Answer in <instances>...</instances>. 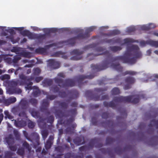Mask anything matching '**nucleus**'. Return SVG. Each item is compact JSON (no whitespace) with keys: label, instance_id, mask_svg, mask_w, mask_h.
<instances>
[{"label":"nucleus","instance_id":"obj_63","mask_svg":"<svg viewBox=\"0 0 158 158\" xmlns=\"http://www.w3.org/2000/svg\"><path fill=\"white\" fill-rule=\"evenodd\" d=\"M20 59V57L17 56H15L13 59L12 60V61L13 63H17L18 60Z\"/></svg>","mask_w":158,"mask_h":158},{"label":"nucleus","instance_id":"obj_57","mask_svg":"<svg viewBox=\"0 0 158 158\" xmlns=\"http://www.w3.org/2000/svg\"><path fill=\"white\" fill-rule=\"evenodd\" d=\"M13 154L12 152L10 151H7L5 153V156L6 158H10Z\"/></svg>","mask_w":158,"mask_h":158},{"label":"nucleus","instance_id":"obj_40","mask_svg":"<svg viewBox=\"0 0 158 158\" xmlns=\"http://www.w3.org/2000/svg\"><path fill=\"white\" fill-rule=\"evenodd\" d=\"M4 113L5 115V118H8V119L13 120L14 118V117L9 114V112L8 110H5L4 111Z\"/></svg>","mask_w":158,"mask_h":158},{"label":"nucleus","instance_id":"obj_11","mask_svg":"<svg viewBox=\"0 0 158 158\" xmlns=\"http://www.w3.org/2000/svg\"><path fill=\"white\" fill-rule=\"evenodd\" d=\"M96 28V27L95 26H91L86 29L85 32L84 34L82 33L83 32V29L79 30L78 32H80L79 34L81 35L82 39H83L89 37L90 35L89 33L94 30Z\"/></svg>","mask_w":158,"mask_h":158},{"label":"nucleus","instance_id":"obj_41","mask_svg":"<svg viewBox=\"0 0 158 158\" xmlns=\"http://www.w3.org/2000/svg\"><path fill=\"white\" fill-rule=\"evenodd\" d=\"M21 108L19 106L13 107L12 109V112L15 114H19Z\"/></svg>","mask_w":158,"mask_h":158},{"label":"nucleus","instance_id":"obj_16","mask_svg":"<svg viewBox=\"0 0 158 158\" xmlns=\"http://www.w3.org/2000/svg\"><path fill=\"white\" fill-rule=\"evenodd\" d=\"M8 92L10 94H19L21 93L22 91L17 86L15 88H9L8 90Z\"/></svg>","mask_w":158,"mask_h":158},{"label":"nucleus","instance_id":"obj_3","mask_svg":"<svg viewBox=\"0 0 158 158\" xmlns=\"http://www.w3.org/2000/svg\"><path fill=\"white\" fill-rule=\"evenodd\" d=\"M44 94L47 95L46 99H44L43 100L41 103L40 109L42 112H44L46 114H49L50 112L48 110V107L49 105V102L48 99H49L51 100H52L56 98L57 96L55 95H48V93L44 92Z\"/></svg>","mask_w":158,"mask_h":158},{"label":"nucleus","instance_id":"obj_64","mask_svg":"<svg viewBox=\"0 0 158 158\" xmlns=\"http://www.w3.org/2000/svg\"><path fill=\"white\" fill-rule=\"evenodd\" d=\"M69 112L71 113L72 116H75L77 114L76 109H71L69 111Z\"/></svg>","mask_w":158,"mask_h":158},{"label":"nucleus","instance_id":"obj_35","mask_svg":"<svg viewBox=\"0 0 158 158\" xmlns=\"http://www.w3.org/2000/svg\"><path fill=\"white\" fill-rule=\"evenodd\" d=\"M22 55L25 57L30 58L32 57V53L29 52H23L21 53Z\"/></svg>","mask_w":158,"mask_h":158},{"label":"nucleus","instance_id":"obj_54","mask_svg":"<svg viewBox=\"0 0 158 158\" xmlns=\"http://www.w3.org/2000/svg\"><path fill=\"white\" fill-rule=\"evenodd\" d=\"M17 153L21 156H23L24 154V150L23 148H19L17 151Z\"/></svg>","mask_w":158,"mask_h":158},{"label":"nucleus","instance_id":"obj_55","mask_svg":"<svg viewBox=\"0 0 158 158\" xmlns=\"http://www.w3.org/2000/svg\"><path fill=\"white\" fill-rule=\"evenodd\" d=\"M106 49V48L104 47H98L95 48V50L98 52H103Z\"/></svg>","mask_w":158,"mask_h":158},{"label":"nucleus","instance_id":"obj_6","mask_svg":"<svg viewBox=\"0 0 158 158\" xmlns=\"http://www.w3.org/2000/svg\"><path fill=\"white\" fill-rule=\"evenodd\" d=\"M23 134L25 137L28 140L34 143L35 141L38 145L39 144V141L40 139L39 135L37 133L32 132L30 135H29L27 132L26 131H23Z\"/></svg>","mask_w":158,"mask_h":158},{"label":"nucleus","instance_id":"obj_1","mask_svg":"<svg viewBox=\"0 0 158 158\" xmlns=\"http://www.w3.org/2000/svg\"><path fill=\"white\" fill-rule=\"evenodd\" d=\"M142 54L138 46L132 45L127 47L123 56H116L111 60L112 62L121 61L124 63L133 64L135 63L137 58H140Z\"/></svg>","mask_w":158,"mask_h":158},{"label":"nucleus","instance_id":"obj_31","mask_svg":"<svg viewBox=\"0 0 158 158\" xmlns=\"http://www.w3.org/2000/svg\"><path fill=\"white\" fill-rule=\"evenodd\" d=\"M153 125L155 126L156 128H158V120L152 119L151 121V123L148 125V127L151 129ZM157 133L158 134V131Z\"/></svg>","mask_w":158,"mask_h":158},{"label":"nucleus","instance_id":"obj_10","mask_svg":"<svg viewBox=\"0 0 158 158\" xmlns=\"http://www.w3.org/2000/svg\"><path fill=\"white\" fill-rule=\"evenodd\" d=\"M126 84L124 89L125 90L130 89L131 88V85L133 84L135 81V79L132 77H127L125 79Z\"/></svg>","mask_w":158,"mask_h":158},{"label":"nucleus","instance_id":"obj_4","mask_svg":"<svg viewBox=\"0 0 158 158\" xmlns=\"http://www.w3.org/2000/svg\"><path fill=\"white\" fill-rule=\"evenodd\" d=\"M19 78L21 79L19 83L20 85H25L26 90H31L32 89H35L37 88L35 86L32 87L33 82L31 81L33 79L32 77H28L23 75H21L19 76Z\"/></svg>","mask_w":158,"mask_h":158},{"label":"nucleus","instance_id":"obj_21","mask_svg":"<svg viewBox=\"0 0 158 158\" xmlns=\"http://www.w3.org/2000/svg\"><path fill=\"white\" fill-rule=\"evenodd\" d=\"M16 101V98L14 97H12L8 99H4L3 102L6 105L8 106L12 103H15Z\"/></svg>","mask_w":158,"mask_h":158},{"label":"nucleus","instance_id":"obj_27","mask_svg":"<svg viewBox=\"0 0 158 158\" xmlns=\"http://www.w3.org/2000/svg\"><path fill=\"white\" fill-rule=\"evenodd\" d=\"M99 150L103 154H108L109 156H112L111 155L112 154V150L110 148H108L107 149L102 148L99 149Z\"/></svg>","mask_w":158,"mask_h":158},{"label":"nucleus","instance_id":"obj_12","mask_svg":"<svg viewBox=\"0 0 158 158\" xmlns=\"http://www.w3.org/2000/svg\"><path fill=\"white\" fill-rule=\"evenodd\" d=\"M56 44L53 43L45 46L44 48H39L36 49L35 52L37 54H43L47 52V49L54 46H56Z\"/></svg>","mask_w":158,"mask_h":158},{"label":"nucleus","instance_id":"obj_8","mask_svg":"<svg viewBox=\"0 0 158 158\" xmlns=\"http://www.w3.org/2000/svg\"><path fill=\"white\" fill-rule=\"evenodd\" d=\"M94 77V76L93 74H90L89 75H80L75 76L73 79H76L78 83V85L79 87H81V85L83 84V81L85 79H92Z\"/></svg>","mask_w":158,"mask_h":158},{"label":"nucleus","instance_id":"obj_50","mask_svg":"<svg viewBox=\"0 0 158 158\" xmlns=\"http://www.w3.org/2000/svg\"><path fill=\"white\" fill-rule=\"evenodd\" d=\"M136 30L135 28L134 27H129L127 29L126 32L128 33L135 32Z\"/></svg>","mask_w":158,"mask_h":158},{"label":"nucleus","instance_id":"obj_39","mask_svg":"<svg viewBox=\"0 0 158 158\" xmlns=\"http://www.w3.org/2000/svg\"><path fill=\"white\" fill-rule=\"evenodd\" d=\"M41 134L43 139L45 140L47 138L48 135V131L46 129L43 130L41 131Z\"/></svg>","mask_w":158,"mask_h":158},{"label":"nucleus","instance_id":"obj_49","mask_svg":"<svg viewBox=\"0 0 158 158\" xmlns=\"http://www.w3.org/2000/svg\"><path fill=\"white\" fill-rule=\"evenodd\" d=\"M59 105L62 108L66 109L68 107V104L64 102H58Z\"/></svg>","mask_w":158,"mask_h":158},{"label":"nucleus","instance_id":"obj_22","mask_svg":"<svg viewBox=\"0 0 158 158\" xmlns=\"http://www.w3.org/2000/svg\"><path fill=\"white\" fill-rule=\"evenodd\" d=\"M111 67L118 72H121L123 70V68L119 63H117L116 64L112 63L111 65Z\"/></svg>","mask_w":158,"mask_h":158},{"label":"nucleus","instance_id":"obj_38","mask_svg":"<svg viewBox=\"0 0 158 158\" xmlns=\"http://www.w3.org/2000/svg\"><path fill=\"white\" fill-rule=\"evenodd\" d=\"M50 90L54 93H59L60 89L57 85H53L50 88Z\"/></svg>","mask_w":158,"mask_h":158},{"label":"nucleus","instance_id":"obj_61","mask_svg":"<svg viewBox=\"0 0 158 158\" xmlns=\"http://www.w3.org/2000/svg\"><path fill=\"white\" fill-rule=\"evenodd\" d=\"M110 116L109 113L107 112L103 113L102 114V118L107 119Z\"/></svg>","mask_w":158,"mask_h":158},{"label":"nucleus","instance_id":"obj_43","mask_svg":"<svg viewBox=\"0 0 158 158\" xmlns=\"http://www.w3.org/2000/svg\"><path fill=\"white\" fill-rule=\"evenodd\" d=\"M96 45L95 44L93 43L85 46L83 48L84 51H86L90 48H94L96 47Z\"/></svg>","mask_w":158,"mask_h":158},{"label":"nucleus","instance_id":"obj_51","mask_svg":"<svg viewBox=\"0 0 158 158\" xmlns=\"http://www.w3.org/2000/svg\"><path fill=\"white\" fill-rule=\"evenodd\" d=\"M74 119L73 118H71L64 121V123L66 125L69 126L74 121Z\"/></svg>","mask_w":158,"mask_h":158},{"label":"nucleus","instance_id":"obj_34","mask_svg":"<svg viewBox=\"0 0 158 158\" xmlns=\"http://www.w3.org/2000/svg\"><path fill=\"white\" fill-rule=\"evenodd\" d=\"M30 112L32 116L35 118H38L40 116V113L38 111L32 109L30 110Z\"/></svg>","mask_w":158,"mask_h":158},{"label":"nucleus","instance_id":"obj_5","mask_svg":"<svg viewBox=\"0 0 158 158\" xmlns=\"http://www.w3.org/2000/svg\"><path fill=\"white\" fill-rule=\"evenodd\" d=\"M55 83L58 84V85L62 88H66L68 87H73L76 84L75 81L71 79L68 78L64 80L60 78L55 77L54 79Z\"/></svg>","mask_w":158,"mask_h":158},{"label":"nucleus","instance_id":"obj_60","mask_svg":"<svg viewBox=\"0 0 158 158\" xmlns=\"http://www.w3.org/2000/svg\"><path fill=\"white\" fill-rule=\"evenodd\" d=\"M36 38L38 40H44L46 39V36L44 34H40L37 35L36 36Z\"/></svg>","mask_w":158,"mask_h":158},{"label":"nucleus","instance_id":"obj_46","mask_svg":"<svg viewBox=\"0 0 158 158\" xmlns=\"http://www.w3.org/2000/svg\"><path fill=\"white\" fill-rule=\"evenodd\" d=\"M115 141V139L108 137L106 138V145L110 144Z\"/></svg>","mask_w":158,"mask_h":158},{"label":"nucleus","instance_id":"obj_30","mask_svg":"<svg viewBox=\"0 0 158 158\" xmlns=\"http://www.w3.org/2000/svg\"><path fill=\"white\" fill-rule=\"evenodd\" d=\"M120 31L118 30H114L110 31L109 33L105 34V35L107 36L115 35L120 34Z\"/></svg>","mask_w":158,"mask_h":158},{"label":"nucleus","instance_id":"obj_19","mask_svg":"<svg viewBox=\"0 0 158 158\" xmlns=\"http://www.w3.org/2000/svg\"><path fill=\"white\" fill-rule=\"evenodd\" d=\"M82 39L81 35L79 34L76 36L70 39L67 40L68 44L72 46H73L76 43V40L77 39Z\"/></svg>","mask_w":158,"mask_h":158},{"label":"nucleus","instance_id":"obj_48","mask_svg":"<svg viewBox=\"0 0 158 158\" xmlns=\"http://www.w3.org/2000/svg\"><path fill=\"white\" fill-rule=\"evenodd\" d=\"M41 69L38 68H35L33 70V74L35 75L38 76L41 73Z\"/></svg>","mask_w":158,"mask_h":158},{"label":"nucleus","instance_id":"obj_2","mask_svg":"<svg viewBox=\"0 0 158 158\" xmlns=\"http://www.w3.org/2000/svg\"><path fill=\"white\" fill-rule=\"evenodd\" d=\"M133 95H130L124 97L120 96L119 97H115L113 101L116 102L130 103L135 104L138 103L139 100V97L136 95L134 97Z\"/></svg>","mask_w":158,"mask_h":158},{"label":"nucleus","instance_id":"obj_56","mask_svg":"<svg viewBox=\"0 0 158 158\" xmlns=\"http://www.w3.org/2000/svg\"><path fill=\"white\" fill-rule=\"evenodd\" d=\"M18 83L15 81H11L10 83V88H15L17 86Z\"/></svg>","mask_w":158,"mask_h":158},{"label":"nucleus","instance_id":"obj_58","mask_svg":"<svg viewBox=\"0 0 158 158\" xmlns=\"http://www.w3.org/2000/svg\"><path fill=\"white\" fill-rule=\"evenodd\" d=\"M119 40V39H117L116 40H114V39L113 38L111 39L107 40L106 41V42L108 43H110L112 42L118 43Z\"/></svg>","mask_w":158,"mask_h":158},{"label":"nucleus","instance_id":"obj_14","mask_svg":"<svg viewBox=\"0 0 158 158\" xmlns=\"http://www.w3.org/2000/svg\"><path fill=\"white\" fill-rule=\"evenodd\" d=\"M69 94L70 95L69 98V99L67 100V102H69L70 100L75 99L78 97L79 93L76 89H72L69 91Z\"/></svg>","mask_w":158,"mask_h":158},{"label":"nucleus","instance_id":"obj_42","mask_svg":"<svg viewBox=\"0 0 158 158\" xmlns=\"http://www.w3.org/2000/svg\"><path fill=\"white\" fill-rule=\"evenodd\" d=\"M57 115L60 117H68L69 116L68 114H66L60 110L57 111Z\"/></svg>","mask_w":158,"mask_h":158},{"label":"nucleus","instance_id":"obj_20","mask_svg":"<svg viewBox=\"0 0 158 158\" xmlns=\"http://www.w3.org/2000/svg\"><path fill=\"white\" fill-rule=\"evenodd\" d=\"M20 34L23 36H27L30 39H33L35 37V35L33 34L28 30H25L20 32Z\"/></svg>","mask_w":158,"mask_h":158},{"label":"nucleus","instance_id":"obj_47","mask_svg":"<svg viewBox=\"0 0 158 158\" xmlns=\"http://www.w3.org/2000/svg\"><path fill=\"white\" fill-rule=\"evenodd\" d=\"M6 141L9 146L12 145L14 143V139L12 138H7Z\"/></svg>","mask_w":158,"mask_h":158},{"label":"nucleus","instance_id":"obj_53","mask_svg":"<svg viewBox=\"0 0 158 158\" xmlns=\"http://www.w3.org/2000/svg\"><path fill=\"white\" fill-rule=\"evenodd\" d=\"M124 44H130L134 43L135 41L132 39L126 38L123 40Z\"/></svg>","mask_w":158,"mask_h":158},{"label":"nucleus","instance_id":"obj_52","mask_svg":"<svg viewBox=\"0 0 158 158\" xmlns=\"http://www.w3.org/2000/svg\"><path fill=\"white\" fill-rule=\"evenodd\" d=\"M23 146L29 151H30L31 150V148L30 147L29 144L26 141H24L23 144Z\"/></svg>","mask_w":158,"mask_h":158},{"label":"nucleus","instance_id":"obj_44","mask_svg":"<svg viewBox=\"0 0 158 158\" xmlns=\"http://www.w3.org/2000/svg\"><path fill=\"white\" fill-rule=\"evenodd\" d=\"M123 151L121 147L119 146H117L114 148L115 152L118 155L122 154Z\"/></svg>","mask_w":158,"mask_h":158},{"label":"nucleus","instance_id":"obj_15","mask_svg":"<svg viewBox=\"0 0 158 158\" xmlns=\"http://www.w3.org/2000/svg\"><path fill=\"white\" fill-rule=\"evenodd\" d=\"M48 65L51 68L55 69L59 68L60 66V63L54 59H50L48 61Z\"/></svg>","mask_w":158,"mask_h":158},{"label":"nucleus","instance_id":"obj_13","mask_svg":"<svg viewBox=\"0 0 158 158\" xmlns=\"http://www.w3.org/2000/svg\"><path fill=\"white\" fill-rule=\"evenodd\" d=\"M84 52L82 51H81L78 49H74L71 52V54L72 55H75L76 56L72 57L71 59L73 60H80L81 57H80L79 56L81 55Z\"/></svg>","mask_w":158,"mask_h":158},{"label":"nucleus","instance_id":"obj_18","mask_svg":"<svg viewBox=\"0 0 158 158\" xmlns=\"http://www.w3.org/2000/svg\"><path fill=\"white\" fill-rule=\"evenodd\" d=\"M54 138L53 136L50 135L49 136L48 139L45 144V147L47 150H48L51 148L52 145L53 143V141Z\"/></svg>","mask_w":158,"mask_h":158},{"label":"nucleus","instance_id":"obj_17","mask_svg":"<svg viewBox=\"0 0 158 158\" xmlns=\"http://www.w3.org/2000/svg\"><path fill=\"white\" fill-rule=\"evenodd\" d=\"M15 124L17 127L21 128L27 125V122L26 120L21 119L20 120L16 121L15 120Z\"/></svg>","mask_w":158,"mask_h":158},{"label":"nucleus","instance_id":"obj_36","mask_svg":"<svg viewBox=\"0 0 158 158\" xmlns=\"http://www.w3.org/2000/svg\"><path fill=\"white\" fill-rule=\"evenodd\" d=\"M111 93L112 95H117L119 94L120 93V92L118 88L114 87L111 90Z\"/></svg>","mask_w":158,"mask_h":158},{"label":"nucleus","instance_id":"obj_25","mask_svg":"<svg viewBox=\"0 0 158 158\" xmlns=\"http://www.w3.org/2000/svg\"><path fill=\"white\" fill-rule=\"evenodd\" d=\"M42 83L44 86H49L52 85L53 81L52 79L45 78L43 81Z\"/></svg>","mask_w":158,"mask_h":158},{"label":"nucleus","instance_id":"obj_59","mask_svg":"<svg viewBox=\"0 0 158 158\" xmlns=\"http://www.w3.org/2000/svg\"><path fill=\"white\" fill-rule=\"evenodd\" d=\"M40 92L39 89H37L36 90L34 91L32 93L33 96L35 97H37L40 94Z\"/></svg>","mask_w":158,"mask_h":158},{"label":"nucleus","instance_id":"obj_23","mask_svg":"<svg viewBox=\"0 0 158 158\" xmlns=\"http://www.w3.org/2000/svg\"><path fill=\"white\" fill-rule=\"evenodd\" d=\"M19 106L23 110H26L28 106V102L26 100H21L19 103Z\"/></svg>","mask_w":158,"mask_h":158},{"label":"nucleus","instance_id":"obj_9","mask_svg":"<svg viewBox=\"0 0 158 158\" xmlns=\"http://www.w3.org/2000/svg\"><path fill=\"white\" fill-rule=\"evenodd\" d=\"M102 55H107V57L109 58H110L112 57L111 54L109 53L108 51L106 50L101 53H98L95 54L92 53H89L87 56L86 58L89 61H90L94 59L96 56Z\"/></svg>","mask_w":158,"mask_h":158},{"label":"nucleus","instance_id":"obj_29","mask_svg":"<svg viewBox=\"0 0 158 158\" xmlns=\"http://www.w3.org/2000/svg\"><path fill=\"white\" fill-rule=\"evenodd\" d=\"M54 117L53 115H50L47 118L42 119L41 120V123H43L45 121L47 120V123H49L52 124L54 121Z\"/></svg>","mask_w":158,"mask_h":158},{"label":"nucleus","instance_id":"obj_7","mask_svg":"<svg viewBox=\"0 0 158 158\" xmlns=\"http://www.w3.org/2000/svg\"><path fill=\"white\" fill-rule=\"evenodd\" d=\"M109 64V63L107 60H105L102 62L101 64H92L91 67L92 69L97 71H99L107 68Z\"/></svg>","mask_w":158,"mask_h":158},{"label":"nucleus","instance_id":"obj_33","mask_svg":"<svg viewBox=\"0 0 158 158\" xmlns=\"http://www.w3.org/2000/svg\"><path fill=\"white\" fill-rule=\"evenodd\" d=\"M109 48L110 49V51L114 52H116L118 51L121 50L122 48L120 46H112L110 47Z\"/></svg>","mask_w":158,"mask_h":158},{"label":"nucleus","instance_id":"obj_24","mask_svg":"<svg viewBox=\"0 0 158 158\" xmlns=\"http://www.w3.org/2000/svg\"><path fill=\"white\" fill-rule=\"evenodd\" d=\"M103 105L106 107H110L113 109H115L116 108V105L114 102L113 101L109 102L104 101L103 102Z\"/></svg>","mask_w":158,"mask_h":158},{"label":"nucleus","instance_id":"obj_32","mask_svg":"<svg viewBox=\"0 0 158 158\" xmlns=\"http://www.w3.org/2000/svg\"><path fill=\"white\" fill-rule=\"evenodd\" d=\"M147 44L156 48L158 47V41H154L150 40L147 41Z\"/></svg>","mask_w":158,"mask_h":158},{"label":"nucleus","instance_id":"obj_37","mask_svg":"<svg viewBox=\"0 0 158 158\" xmlns=\"http://www.w3.org/2000/svg\"><path fill=\"white\" fill-rule=\"evenodd\" d=\"M137 73L135 71L131 70H127L123 73V76H125L127 75H130L133 76L136 75Z\"/></svg>","mask_w":158,"mask_h":158},{"label":"nucleus","instance_id":"obj_28","mask_svg":"<svg viewBox=\"0 0 158 158\" xmlns=\"http://www.w3.org/2000/svg\"><path fill=\"white\" fill-rule=\"evenodd\" d=\"M93 99L95 101L99 100H108L109 97L108 95H105L102 96L101 98H100V96H95L94 97Z\"/></svg>","mask_w":158,"mask_h":158},{"label":"nucleus","instance_id":"obj_45","mask_svg":"<svg viewBox=\"0 0 158 158\" xmlns=\"http://www.w3.org/2000/svg\"><path fill=\"white\" fill-rule=\"evenodd\" d=\"M29 103L34 106L36 107L38 104V101L37 99L35 98H31L29 100Z\"/></svg>","mask_w":158,"mask_h":158},{"label":"nucleus","instance_id":"obj_26","mask_svg":"<svg viewBox=\"0 0 158 158\" xmlns=\"http://www.w3.org/2000/svg\"><path fill=\"white\" fill-rule=\"evenodd\" d=\"M84 140L83 138L82 139L80 137H77L73 139V142L76 144L79 145L85 143Z\"/></svg>","mask_w":158,"mask_h":158},{"label":"nucleus","instance_id":"obj_62","mask_svg":"<svg viewBox=\"0 0 158 158\" xmlns=\"http://www.w3.org/2000/svg\"><path fill=\"white\" fill-rule=\"evenodd\" d=\"M55 149L57 152L60 153H62L64 151L63 147L60 146L56 147L55 148Z\"/></svg>","mask_w":158,"mask_h":158}]
</instances>
